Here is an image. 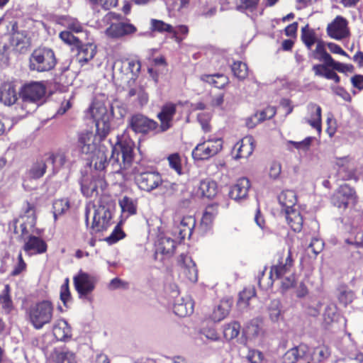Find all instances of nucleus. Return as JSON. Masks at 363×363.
Masks as SVG:
<instances>
[{
	"label": "nucleus",
	"instance_id": "obj_1",
	"mask_svg": "<svg viewBox=\"0 0 363 363\" xmlns=\"http://www.w3.org/2000/svg\"><path fill=\"white\" fill-rule=\"evenodd\" d=\"M134 143L131 140H125L111 147V155L108 166L111 165L112 173H120L130 164L133 155Z\"/></svg>",
	"mask_w": 363,
	"mask_h": 363
},
{
	"label": "nucleus",
	"instance_id": "obj_2",
	"mask_svg": "<svg viewBox=\"0 0 363 363\" xmlns=\"http://www.w3.org/2000/svg\"><path fill=\"white\" fill-rule=\"evenodd\" d=\"M45 92L46 88L41 82H33L23 86L19 93L22 101L21 108L26 113L35 111Z\"/></svg>",
	"mask_w": 363,
	"mask_h": 363
},
{
	"label": "nucleus",
	"instance_id": "obj_3",
	"mask_svg": "<svg viewBox=\"0 0 363 363\" xmlns=\"http://www.w3.org/2000/svg\"><path fill=\"white\" fill-rule=\"evenodd\" d=\"M57 63L54 51L49 48L35 49L29 58V68L32 71L44 72L52 70Z\"/></svg>",
	"mask_w": 363,
	"mask_h": 363
},
{
	"label": "nucleus",
	"instance_id": "obj_4",
	"mask_svg": "<svg viewBox=\"0 0 363 363\" xmlns=\"http://www.w3.org/2000/svg\"><path fill=\"white\" fill-rule=\"evenodd\" d=\"M92 213V233L106 230L111 225L112 213L109 208L104 205L86 206L85 208V220L88 224L89 216Z\"/></svg>",
	"mask_w": 363,
	"mask_h": 363
},
{
	"label": "nucleus",
	"instance_id": "obj_5",
	"mask_svg": "<svg viewBox=\"0 0 363 363\" xmlns=\"http://www.w3.org/2000/svg\"><path fill=\"white\" fill-rule=\"evenodd\" d=\"M54 308L51 302L43 301L31 306L28 310L29 320L36 330L50 323L53 317Z\"/></svg>",
	"mask_w": 363,
	"mask_h": 363
},
{
	"label": "nucleus",
	"instance_id": "obj_6",
	"mask_svg": "<svg viewBox=\"0 0 363 363\" xmlns=\"http://www.w3.org/2000/svg\"><path fill=\"white\" fill-rule=\"evenodd\" d=\"M89 111L95 122L97 133L101 138H106L111 130V111L100 101L93 102Z\"/></svg>",
	"mask_w": 363,
	"mask_h": 363
},
{
	"label": "nucleus",
	"instance_id": "obj_7",
	"mask_svg": "<svg viewBox=\"0 0 363 363\" xmlns=\"http://www.w3.org/2000/svg\"><path fill=\"white\" fill-rule=\"evenodd\" d=\"M121 18L120 14L113 12L107 13L103 18L104 23L110 24V26L106 30V34L108 36L118 38L136 31V28L133 25L121 22Z\"/></svg>",
	"mask_w": 363,
	"mask_h": 363
},
{
	"label": "nucleus",
	"instance_id": "obj_8",
	"mask_svg": "<svg viewBox=\"0 0 363 363\" xmlns=\"http://www.w3.org/2000/svg\"><path fill=\"white\" fill-rule=\"evenodd\" d=\"M223 148V140L218 138H209L198 144L192 151V157L196 160H208L217 155Z\"/></svg>",
	"mask_w": 363,
	"mask_h": 363
},
{
	"label": "nucleus",
	"instance_id": "obj_9",
	"mask_svg": "<svg viewBox=\"0 0 363 363\" xmlns=\"http://www.w3.org/2000/svg\"><path fill=\"white\" fill-rule=\"evenodd\" d=\"M135 181L139 189L150 192L157 189L162 183L161 174L156 171L138 170L135 173Z\"/></svg>",
	"mask_w": 363,
	"mask_h": 363
},
{
	"label": "nucleus",
	"instance_id": "obj_10",
	"mask_svg": "<svg viewBox=\"0 0 363 363\" xmlns=\"http://www.w3.org/2000/svg\"><path fill=\"white\" fill-rule=\"evenodd\" d=\"M356 202L355 191L348 184L340 186L331 198L332 204L342 210H345L350 204H355Z\"/></svg>",
	"mask_w": 363,
	"mask_h": 363
},
{
	"label": "nucleus",
	"instance_id": "obj_11",
	"mask_svg": "<svg viewBox=\"0 0 363 363\" xmlns=\"http://www.w3.org/2000/svg\"><path fill=\"white\" fill-rule=\"evenodd\" d=\"M129 126L136 133L146 135L152 132L160 133L157 132L159 129L157 122L140 113L135 114L130 118Z\"/></svg>",
	"mask_w": 363,
	"mask_h": 363
},
{
	"label": "nucleus",
	"instance_id": "obj_12",
	"mask_svg": "<svg viewBox=\"0 0 363 363\" xmlns=\"http://www.w3.org/2000/svg\"><path fill=\"white\" fill-rule=\"evenodd\" d=\"M293 266L291 250H289L285 257H281L277 264H274L270 269L268 281L266 287H272L275 279L281 278L284 274L289 272Z\"/></svg>",
	"mask_w": 363,
	"mask_h": 363
},
{
	"label": "nucleus",
	"instance_id": "obj_13",
	"mask_svg": "<svg viewBox=\"0 0 363 363\" xmlns=\"http://www.w3.org/2000/svg\"><path fill=\"white\" fill-rule=\"evenodd\" d=\"M105 138H101L96 133L82 132L78 135L77 147L83 154H91L98 150L101 141Z\"/></svg>",
	"mask_w": 363,
	"mask_h": 363
},
{
	"label": "nucleus",
	"instance_id": "obj_14",
	"mask_svg": "<svg viewBox=\"0 0 363 363\" xmlns=\"http://www.w3.org/2000/svg\"><path fill=\"white\" fill-rule=\"evenodd\" d=\"M76 291L80 298L85 297L93 291L95 288V280L87 273L79 272L73 278Z\"/></svg>",
	"mask_w": 363,
	"mask_h": 363
},
{
	"label": "nucleus",
	"instance_id": "obj_15",
	"mask_svg": "<svg viewBox=\"0 0 363 363\" xmlns=\"http://www.w3.org/2000/svg\"><path fill=\"white\" fill-rule=\"evenodd\" d=\"M327 33L330 37L336 40L346 38L349 35L347 20L337 16L331 23L328 24Z\"/></svg>",
	"mask_w": 363,
	"mask_h": 363
},
{
	"label": "nucleus",
	"instance_id": "obj_16",
	"mask_svg": "<svg viewBox=\"0 0 363 363\" xmlns=\"http://www.w3.org/2000/svg\"><path fill=\"white\" fill-rule=\"evenodd\" d=\"M175 113L176 105L172 103L166 104L162 107L161 111L157 114V118L160 121L157 132H165L172 127V122Z\"/></svg>",
	"mask_w": 363,
	"mask_h": 363
},
{
	"label": "nucleus",
	"instance_id": "obj_17",
	"mask_svg": "<svg viewBox=\"0 0 363 363\" xmlns=\"http://www.w3.org/2000/svg\"><path fill=\"white\" fill-rule=\"evenodd\" d=\"M250 188V180L246 177H242L231 187L230 196L235 201H241L247 197Z\"/></svg>",
	"mask_w": 363,
	"mask_h": 363
},
{
	"label": "nucleus",
	"instance_id": "obj_18",
	"mask_svg": "<svg viewBox=\"0 0 363 363\" xmlns=\"http://www.w3.org/2000/svg\"><path fill=\"white\" fill-rule=\"evenodd\" d=\"M23 248L28 255L43 254L47 250V244L39 237L29 235Z\"/></svg>",
	"mask_w": 363,
	"mask_h": 363
},
{
	"label": "nucleus",
	"instance_id": "obj_19",
	"mask_svg": "<svg viewBox=\"0 0 363 363\" xmlns=\"http://www.w3.org/2000/svg\"><path fill=\"white\" fill-rule=\"evenodd\" d=\"M95 155L92 159L91 162H94V167L96 170H109L111 172V165L108 166L109 160H107L108 155L109 154L107 148L103 145L99 146L98 150L95 152Z\"/></svg>",
	"mask_w": 363,
	"mask_h": 363
},
{
	"label": "nucleus",
	"instance_id": "obj_20",
	"mask_svg": "<svg viewBox=\"0 0 363 363\" xmlns=\"http://www.w3.org/2000/svg\"><path fill=\"white\" fill-rule=\"evenodd\" d=\"M179 262L180 264L182 273L191 282H196L198 279L197 269L195 263L191 257L182 255L179 257Z\"/></svg>",
	"mask_w": 363,
	"mask_h": 363
},
{
	"label": "nucleus",
	"instance_id": "obj_21",
	"mask_svg": "<svg viewBox=\"0 0 363 363\" xmlns=\"http://www.w3.org/2000/svg\"><path fill=\"white\" fill-rule=\"evenodd\" d=\"M53 335L57 340L66 341L72 337L71 327L64 319L57 320L53 325Z\"/></svg>",
	"mask_w": 363,
	"mask_h": 363
},
{
	"label": "nucleus",
	"instance_id": "obj_22",
	"mask_svg": "<svg viewBox=\"0 0 363 363\" xmlns=\"http://www.w3.org/2000/svg\"><path fill=\"white\" fill-rule=\"evenodd\" d=\"M308 347L306 345H300L289 350L283 356L284 363H296L306 355Z\"/></svg>",
	"mask_w": 363,
	"mask_h": 363
},
{
	"label": "nucleus",
	"instance_id": "obj_23",
	"mask_svg": "<svg viewBox=\"0 0 363 363\" xmlns=\"http://www.w3.org/2000/svg\"><path fill=\"white\" fill-rule=\"evenodd\" d=\"M49 163L47 157L44 159L36 160L27 171V177L30 179H38L45 173Z\"/></svg>",
	"mask_w": 363,
	"mask_h": 363
},
{
	"label": "nucleus",
	"instance_id": "obj_24",
	"mask_svg": "<svg viewBox=\"0 0 363 363\" xmlns=\"http://www.w3.org/2000/svg\"><path fill=\"white\" fill-rule=\"evenodd\" d=\"M17 99V93L13 85L11 83L4 84L0 89V101L6 106H11Z\"/></svg>",
	"mask_w": 363,
	"mask_h": 363
},
{
	"label": "nucleus",
	"instance_id": "obj_25",
	"mask_svg": "<svg viewBox=\"0 0 363 363\" xmlns=\"http://www.w3.org/2000/svg\"><path fill=\"white\" fill-rule=\"evenodd\" d=\"M310 113V118L305 121L311 126L315 128L318 132L321 131V108L320 106L311 103L307 106Z\"/></svg>",
	"mask_w": 363,
	"mask_h": 363
},
{
	"label": "nucleus",
	"instance_id": "obj_26",
	"mask_svg": "<svg viewBox=\"0 0 363 363\" xmlns=\"http://www.w3.org/2000/svg\"><path fill=\"white\" fill-rule=\"evenodd\" d=\"M287 223L295 232L301 231L303 226V218L299 211L296 208L288 209L284 211Z\"/></svg>",
	"mask_w": 363,
	"mask_h": 363
},
{
	"label": "nucleus",
	"instance_id": "obj_27",
	"mask_svg": "<svg viewBox=\"0 0 363 363\" xmlns=\"http://www.w3.org/2000/svg\"><path fill=\"white\" fill-rule=\"evenodd\" d=\"M106 187V182L103 179H93L90 182L89 185H86L84 183L82 184L81 189L82 194L87 196L91 197L94 196H97L99 194V189H100L101 191L104 190Z\"/></svg>",
	"mask_w": 363,
	"mask_h": 363
},
{
	"label": "nucleus",
	"instance_id": "obj_28",
	"mask_svg": "<svg viewBox=\"0 0 363 363\" xmlns=\"http://www.w3.org/2000/svg\"><path fill=\"white\" fill-rule=\"evenodd\" d=\"M176 247V242L171 238L161 236L156 244V252L170 256Z\"/></svg>",
	"mask_w": 363,
	"mask_h": 363
},
{
	"label": "nucleus",
	"instance_id": "obj_29",
	"mask_svg": "<svg viewBox=\"0 0 363 363\" xmlns=\"http://www.w3.org/2000/svg\"><path fill=\"white\" fill-rule=\"evenodd\" d=\"M128 65L127 60L116 62L113 66V77L121 82L130 83L132 79L128 77V76H130L129 68H124L125 66L128 67Z\"/></svg>",
	"mask_w": 363,
	"mask_h": 363
},
{
	"label": "nucleus",
	"instance_id": "obj_30",
	"mask_svg": "<svg viewBox=\"0 0 363 363\" xmlns=\"http://www.w3.org/2000/svg\"><path fill=\"white\" fill-rule=\"evenodd\" d=\"M278 201L282 208L281 211H285L288 209L294 208L296 203V196L294 191H283L278 196Z\"/></svg>",
	"mask_w": 363,
	"mask_h": 363
},
{
	"label": "nucleus",
	"instance_id": "obj_31",
	"mask_svg": "<svg viewBox=\"0 0 363 363\" xmlns=\"http://www.w3.org/2000/svg\"><path fill=\"white\" fill-rule=\"evenodd\" d=\"M217 193V184L210 179L201 181L197 194L201 197L213 198Z\"/></svg>",
	"mask_w": 363,
	"mask_h": 363
},
{
	"label": "nucleus",
	"instance_id": "obj_32",
	"mask_svg": "<svg viewBox=\"0 0 363 363\" xmlns=\"http://www.w3.org/2000/svg\"><path fill=\"white\" fill-rule=\"evenodd\" d=\"M11 30H12V38H11V44L21 52H23V49L26 48L28 46V41L26 40V35L23 33H19L17 31V23L11 22Z\"/></svg>",
	"mask_w": 363,
	"mask_h": 363
},
{
	"label": "nucleus",
	"instance_id": "obj_33",
	"mask_svg": "<svg viewBox=\"0 0 363 363\" xmlns=\"http://www.w3.org/2000/svg\"><path fill=\"white\" fill-rule=\"evenodd\" d=\"M231 308V302L228 300H223L220 304L213 310L211 318L214 322H220L223 320L229 313Z\"/></svg>",
	"mask_w": 363,
	"mask_h": 363
},
{
	"label": "nucleus",
	"instance_id": "obj_34",
	"mask_svg": "<svg viewBox=\"0 0 363 363\" xmlns=\"http://www.w3.org/2000/svg\"><path fill=\"white\" fill-rule=\"evenodd\" d=\"M150 26L151 30L152 31H157L159 33L167 32L169 33H172L177 42L180 43L182 40V39L179 37H177V32L174 28H173L170 24L166 23L160 20L151 19Z\"/></svg>",
	"mask_w": 363,
	"mask_h": 363
},
{
	"label": "nucleus",
	"instance_id": "obj_35",
	"mask_svg": "<svg viewBox=\"0 0 363 363\" xmlns=\"http://www.w3.org/2000/svg\"><path fill=\"white\" fill-rule=\"evenodd\" d=\"M254 138L252 136H247L241 140V144L238 149L236 157L247 158L254 150Z\"/></svg>",
	"mask_w": 363,
	"mask_h": 363
},
{
	"label": "nucleus",
	"instance_id": "obj_36",
	"mask_svg": "<svg viewBox=\"0 0 363 363\" xmlns=\"http://www.w3.org/2000/svg\"><path fill=\"white\" fill-rule=\"evenodd\" d=\"M173 310L177 315L180 317H185L186 315H191L193 313V303L191 300H178L177 302L174 305Z\"/></svg>",
	"mask_w": 363,
	"mask_h": 363
},
{
	"label": "nucleus",
	"instance_id": "obj_37",
	"mask_svg": "<svg viewBox=\"0 0 363 363\" xmlns=\"http://www.w3.org/2000/svg\"><path fill=\"white\" fill-rule=\"evenodd\" d=\"M196 225L195 218L192 216L184 217L178 226L179 234L184 239L186 235L191 236Z\"/></svg>",
	"mask_w": 363,
	"mask_h": 363
},
{
	"label": "nucleus",
	"instance_id": "obj_38",
	"mask_svg": "<svg viewBox=\"0 0 363 363\" xmlns=\"http://www.w3.org/2000/svg\"><path fill=\"white\" fill-rule=\"evenodd\" d=\"M11 288L9 284H6L4 290L0 293V306L1 308L7 314L10 313L13 309V304L10 295Z\"/></svg>",
	"mask_w": 363,
	"mask_h": 363
},
{
	"label": "nucleus",
	"instance_id": "obj_39",
	"mask_svg": "<svg viewBox=\"0 0 363 363\" xmlns=\"http://www.w3.org/2000/svg\"><path fill=\"white\" fill-rule=\"evenodd\" d=\"M201 80L216 88L222 89L228 84V77L223 74H216L212 75H203L201 77Z\"/></svg>",
	"mask_w": 363,
	"mask_h": 363
},
{
	"label": "nucleus",
	"instance_id": "obj_40",
	"mask_svg": "<svg viewBox=\"0 0 363 363\" xmlns=\"http://www.w3.org/2000/svg\"><path fill=\"white\" fill-rule=\"evenodd\" d=\"M311 56L315 60L323 62L325 65L332 60V57L326 52L325 43L318 40L315 49L311 52Z\"/></svg>",
	"mask_w": 363,
	"mask_h": 363
},
{
	"label": "nucleus",
	"instance_id": "obj_41",
	"mask_svg": "<svg viewBox=\"0 0 363 363\" xmlns=\"http://www.w3.org/2000/svg\"><path fill=\"white\" fill-rule=\"evenodd\" d=\"M119 205L123 213H126L127 216L135 215L137 212V200L128 196H123L119 201Z\"/></svg>",
	"mask_w": 363,
	"mask_h": 363
},
{
	"label": "nucleus",
	"instance_id": "obj_42",
	"mask_svg": "<svg viewBox=\"0 0 363 363\" xmlns=\"http://www.w3.org/2000/svg\"><path fill=\"white\" fill-rule=\"evenodd\" d=\"M323 323L328 326L338 320L340 315L337 306L333 303L327 305L323 312Z\"/></svg>",
	"mask_w": 363,
	"mask_h": 363
},
{
	"label": "nucleus",
	"instance_id": "obj_43",
	"mask_svg": "<svg viewBox=\"0 0 363 363\" xmlns=\"http://www.w3.org/2000/svg\"><path fill=\"white\" fill-rule=\"evenodd\" d=\"M96 54V47L92 44H87L80 48L78 52V60L80 63H86L91 60Z\"/></svg>",
	"mask_w": 363,
	"mask_h": 363
},
{
	"label": "nucleus",
	"instance_id": "obj_44",
	"mask_svg": "<svg viewBox=\"0 0 363 363\" xmlns=\"http://www.w3.org/2000/svg\"><path fill=\"white\" fill-rule=\"evenodd\" d=\"M259 0H237L235 9L242 13H252L257 9Z\"/></svg>",
	"mask_w": 363,
	"mask_h": 363
},
{
	"label": "nucleus",
	"instance_id": "obj_45",
	"mask_svg": "<svg viewBox=\"0 0 363 363\" xmlns=\"http://www.w3.org/2000/svg\"><path fill=\"white\" fill-rule=\"evenodd\" d=\"M56 363H77L75 354L67 350H55Z\"/></svg>",
	"mask_w": 363,
	"mask_h": 363
},
{
	"label": "nucleus",
	"instance_id": "obj_46",
	"mask_svg": "<svg viewBox=\"0 0 363 363\" xmlns=\"http://www.w3.org/2000/svg\"><path fill=\"white\" fill-rule=\"evenodd\" d=\"M218 213V206L216 204L209 205L206 207L202 218L201 225L208 228L212 223L213 219Z\"/></svg>",
	"mask_w": 363,
	"mask_h": 363
},
{
	"label": "nucleus",
	"instance_id": "obj_47",
	"mask_svg": "<svg viewBox=\"0 0 363 363\" xmlns=\"http://www.w3.org/2000/svg\"><path fill=\"white\" fill-rule=\"evenodd\" d=\"M330 355V348L325 345H319L313 349L311 354V359L318 362L328 359Z\"/></svg>",
	"mask_w": 363,
	"mask_h": 363
},
{
	"label": "nucleus",
	"instance_id": "obj_48",
	"mask_svg": "<svg viewBox=\"0 0 363 363\" xmlns=\"http://www.w3.org/2000/svg\"><path fill=\"white\" fill-rule=\"evenodd\" d=\"M301 40L308 50H311L313 45L318 41L315 32L310 29L308 25L301 29Z\"/></svg>",
	"mask_w": 363,
	"mask_h": 363
},
{
	"label": "nucleus",
	"instance_id": "obj_49",
	"mask_svg": "<svg viewBox=\"0 0 363 363\" xmlns=\"http://www.w3.org/2000/svg\"><path fill=\"white\" fill-rule=\"evenodd\" d=\"M69 208V202L67 199H57L53 202V216L55 220L57 219L59 216L63 214Z\"/></svg>",
	"mask_w": 363,
	"mask_h": 363
},
{
	"label": "nucleus",
	"instance_id": "obj_50",
	"mask_svg": "<svg viewBox=\"0 0 363 363\" xmlns=\"http://www.w3.org/2000/svg\"><path fill=\"white\" fill-rule=\"evenodd\" d=\"M231 70L235 77L240 80L245 79L248 75V68L245 63L238 61L231 66Z\"/></svg>",
	"mask_w": 363,
	"mask_h": 363
},
{
	"label": "nucleus",
	"instance_id": "obj_51",
	"mask_svg": "<svg viewBox=\"0 0 363 363\" xmlns=\"http://www.w3.org/2000/svg\"><path fill=\"white\" fill-rule=\"evenodd\" d=\"M240 325L234 321L224 326L223 335L227 340H232L238 337L240 333Z\"/></svg>",
	"mask_w": 363,
	"mask_h": 363
},
{
	"label": "nucleus",
	"instance_id": "obj_52",
	"mask_svg": "<svg viewBox=\"0 0 363 363\" xmlns=\"http://www.w3.org/2000/svg\"><path fill=\"white\" fill-rule=\"evenodd\" d=\"M270 319L273 322H277L281 318V303L279 300H272L268 307Z\"/></svg>",
	"mask_w": 363,
	"mask_h": 363
},
{
	"label": "nucleus",
	"instance_id": "obj_53",
	"mask_svg": "<svg viewBox=\"0 0 363 363\" xmlns=\"http://www.w3.org/2000/svg\"><path fill=\"white\" fill-rule=\"evenodd\" d=\"M128 96H137L138 102L141 106L146 104L148 101V94L142 86L130 89L128 91Z\"/></svg>",
	"mask_w": 363,
	"mask_h": 363
},
{
	"label": "nucleus",
	"instance_id": "obj_54",
	"mask_svg": "<svg viewBox=\"0 0 363 363\" xmlns=\"http://www.w3.org/2000/svg\"><path fill=\"white\" fill-rule=\"evenodd\" d=\"M354 293L346 286H341L338 289V299L345 306L350 303L354 298Z\"/></svg>",
	"mask_w": 363,
	"mask_h": 363
},
{
	"label": "nucleus",
	"instance_id": "obj_55",
	"mask_svg": "<svg viewBox=\"0 0 363 363\" xmlns=\"http://www.w3.org/2000/svg\"><path fill=\"white\" fill-rule=\"evenodd\" d=\"M62 23L69 30L75 33H80L83 30V27L79 21L69 16L65 17Z\"/></svg>",
	"mask_w": 363,
	"mask_h": 363
},
{
	"label": "nucleus",
	"instance_id": "obj_56",
	"mask_svg": "<svg viewBox=\"0 0 363 363\" xmlns=\"http://www.w3.org/2000/svg\"><path fill=\"white\" fill-rule=\"evenodd\" d=\"M49 164H55L60 167L63 166L67 162V157L64 152H57L47 157Z\"/></svg>",
	"mask_w": 363,
	"mask_h": 363
},
{
	"label": "nucleus",
	"instance_id": "obj_57",
	"mask_svg": "<svg viewBox=\"0 0 363 363\" xmlns=\"http://www.w3.org/2000/svg\"><path fill=\"white\" fill-rule=\"evenodd\" d=\"M128 62V68H129L130 76H128L132 81H135V79L138 77L139 72L141 69V65L140 62L138 60H127ZM127 66H125V69Z\"/></svg>",
	"mask_w": 363,
	"mask_h": 363
},
{
	"label": "nucleus",
	"instance_id": "obj_58",
	"mask_svg": "<svg viewBox=\"0 0 363 363\" xmlns=\"http://www.w3.org/2000/svg\"><path fill=\"white\" fill-rule=\"evenodd\" d=\"M167 160L169 167L180 175L182 174V164L179 155L178 153L172 154Z\"/></svg>",
	"mask_w": 363,
	"mask_h": 363
},
{
	"label": "nucleus",
	"instance_id": "obj_59",
	"mask_svg": "<svg viewBox=\"0 0 363 363\" xmlns=\"http://www.w3.org/2000/svg\"><path fill=\"white\" fill-rule=\"evenodd\" d=\"M26 263L23 259L22 253L20 252L17 257V262L11 272V275L13 277L19 275L23 272L26 271Z\"/></svg>",
	"mask_w": 363,
	"mask_h": 363
},
{
	"label": "nucleus",
	"instance_id": "obj_60",
	"mask_svg": "<svg viewBox=\"0 0 363 363\" xmlns=\"http://www.w3.org/2000/svg\"><path fill=\"white\" fill-rule=\"evenodd\" d=\"M246 359L250 363H262L264 359V354L257 350H249L246 354Z\"/></svg>",
	"mask_w": 363,
	"mask_h": 363
},
{
	"label": "nucleus",
	"instance_id": "obj_61",
	"mask_svg": "<svg viewBox=\"0 0 363 363\" xmlns=\"http://www.w3.org/2000/svg\"><path fill=\"white\" fill-rule=\"evenodd\" d=\"M260 327L258 320H252L246 327L245 332L251 337L257 336L260 332Z\"/></svg>",
	"mask_w": 363,
	"mask_h": 363
},
{
	"label": "nucleus",
	"instance_id": "obj_62",
	"mask_svg": "<svg viewBox=\"0 0 363 363\" xmlns=\"http://www.w3.org/2000/svg\"><path fill=\"white\" fill-rule=\"evenodd\" d=\"M363 354L357 352L351 356L346 357L336 360L334 363H362Z\"/></svg>",
	"mask_w": 363,
	"mask_h": 363
},
{
	"label": "nucleus",
	"instance_id": "obj_63",
	"mask_svg": "<svg viewBox=\"0 0 363 363\" xmlns=\"http://www.w3.org/2000/svg\"><path fill=\"white\" fill-rule=\"evenodd\" d=\"M254 291L251 290H243L239 295L238 306L242 308L247 307L249 300L254 296Z\"/></svg>",
	"mask_w": 363,
	"mask_h": 363
},
{
	"label": "nucleus",
	"instance_id": "obj_64",
	"mask_svg": "<svg viewBox=\"0 0 363 363\" xmlns=\"http://www.w3.org/2000/svg\"><path fill=\"white\" fill-rule=\"evenodd\" d=\"M198 121L200 123L203 130L208 133L211 130V127L208 122L211 119V115L208 113H201L198 114Z\"/></svg>",
	"mask_w": 363,
	"mask_h": 363
}]
</instances>
